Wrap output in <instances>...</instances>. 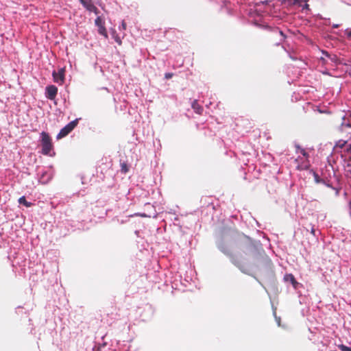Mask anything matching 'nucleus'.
<instances>
[{
  "instance_id": "1",
  "label": "nucleus",
  "mask_w": 351,
  "mask_h": 351,
  "mask_svg": "<svg viewBox=\"0 0 351 351\" xmlns=\"http://www.w3.org/2000/svg\"><path fill=\"white\" fill-rule=\"evenodd\" d=\"M243 252L245 254L251 255L258 260L257 255H259L264 261L269 265L271 264V260L265 256L263 250L261 247L260 245H257L254 243H250L245 246Z\"/></svg>"
},
{
  "instance_id": "2",
  "label": "nucleus",
  "mask_w": 351,
  "mask_h": 351,
  "mask_svg": "<svg viewBox=\"0 0 351 351\" xmlns=\"http://www.w3.org/2000/svg\"><path fill=\"white\" fill-rule=\"evenodd\" d=\"M41 136V145H42V154L44 155H49L50 152L53 149L52 140L48 133L42 132L40 133Z\"/></svg>"
},
{
  "instance_id": "3",
  "label": "nucleus",
  "mask_w": 351,
  "mask_h": 351,
  "mask_svg": "<svg viewBox=\"0 0 351 351\" xmlns=\"http://www.w3.org/2000/svg\"><path fill=\"white\" fill-rule=\"evenodd\" d=\"M77 123L78 119H75L69 123L67 125H66L63 128L60 130L56 138L58 139H60L67 136L77 126Z\"/></svg>"
},
{
  "instance_id": "4",
  "label": "nucleus",
  "mask_w": 351,
  "mask_h": 351,
  "mask_svg": "<svg viewBox=\"0 0 351 351\" xmlns=\"http://www.w3.org/2000/svg\"><path fill=\"white\" fill-rule=\"evenodd\" d=\"M65 68H60L58 71H53L52 73L55 82L62 85L64 82Z\"/></svg>"
},
{
  "instance_id": "5",
  "label": "nucleus",
  "mask_w": 351,
  "mask_h": 351,
  "mask_svg": "<svg viewBox=\"0 0 351 351\" xmlns=\"http://www.w3.org/2000/svg\"><path fill=\"white\" fill-rule=\"evenodd\" d=\"M95 25L98 27V32L99 34L104 36L105 38H108L107 30L105 27L104 21L101 16H98L95 21Z\"/></svg>"
},
{
  "instance_id": "6",
  "label": "nucleus",
  "mask_w": 351,
  "mask_h": 351,
  "mask_svg": "<svg viewBox=\"0 0 351 351\" xmlns=\"http://www.w3.org/2000/svg\"><path fill=\"white\" fill-rule=\"evenodd\" d=\"M322 53L324 56H321L320 60L322 61L324 64L327 63L326 58H328L332 62H334L336 64L339 63V60L335 54H330L326 51H322Z\"/></svg>"
},
{
  "instance_id": "7",
  "label": "nucleus",
  "mask_w": 351,
  "mask_h": 351,
  "mask_svg": "<svg viewBox=\"0 0 351 351\" xmlns=\"http://www.w3.org/2000/svg\"><path fill=\"white\" fill-rule=\"evenodd\" d=\"M83 6L89 12H93L97 14L99 10L94 5L93 0H79Z\"/></svg>"
},
{
  "instance_id": "8",
  "label": "nucleus",
  "mask_w": 351,
  "mask_h": 351,
  "mask_svg": "<svg viewBox=\"0 0 351 351\" xmlns=\"http://www.w3.org/2000/svg\"><path fill=\"white\" fill-rule=\"evenodd\" d=\"M58 93V88L54 85H50L46 88V97L50 99L53 100Z\"/></svg>"
},
{
  "instance_id": "9",
  "label": "nucleus",
  "mask_w": 351,
  "mask_h": 351,
  "mask_svg": "<svg viewBox=\"0 0 351 351\" xmlns=\"http://www.w3.org/2000/svg\"><path fill=\"white\" fill-rule=\"evenodd\" d=\"M346 128H351V113L347 114L342 117V121L339 130L342 132Z\"/></svg>"
},
{
  "instance_id": "10",
  "label": "nucleus",
  "mask_w": 351,
  "mask_h": 351,
  "mask_svg": "<svg viewBox=\"0 0 351 351\" xmlns=\"http://www.w3.org/2000/svg\"><path fill=\"white\" fill-rule=\"evenodd\" d=\"M284 280L287 282H290L295 289L297 288L298 282L296 281L294 276L292 274H285L284 276Z\"/></svg>"
},
{
  "instance_id": "11",
  "label": "nucleus",
  "mask_w": 351,
  "mask_h": 351,
  "mask_svg": "<svg viewBox=\"0 0 351 351\" xmlns=\"http://www.w3.org/2000/svg\"><path fill=\"white\" fill-rule=\"evenodd\" d=\"M192 108L194 111L198 114H202L203 112V108L200 106L196 100H194L192 103Z\"/></svg>"
},
{
  "instance_id": "12",
  "label": "nucleus",
  "mask_w": 351,
  "mask_h": 351,
  "mask_svg": "<svg viewBox=\"0 0 351 351\" xmlns=\"http://www.w3.org/2000/svg\"><path fill=\"white\" fill-rule=\"evenodd\" d=\"M120 165H121V172L122 173H127L128 171H129V166L127 164L126 162L125 161H123L120 162Z\"/></svg>"
},
{
  "instance_id": "13",
  "label": "nucleus",
  "mask_w": 351,
  "mask_h": 351,
  "mask_svg": "<svg viewBox=\"0 0 351 351\" xmlns=\"http://www.w3.org/2000/svg\"><path fill=\"white\" fill-rule=\"evenodd\" d=\"M19 203L20 204H23L24 206H25L26 207H30L32 204L31 202H29L26 200L25 197L24 196L23 197H21L19 199Z\"/></svg>"
},
{
  "instance_id": "14",
  "label": "nucleus",
  "mask_w": 351,
  "mask_h": 351,
  "mask_svg": "<svg viewBox=\"0 0 351 351\" xmlns=\"http://www.w3.org/2000/svg\"><path fill=\"white\" fill-rule=\"evenodd\" d=\"M347 143V141H344V140H339L335 145V149H337V148H343V147H345V145H346Z\"/></svg>"
},
{
  "instance_id": "15",
  "label": "nucleus",
  "mask_w": 351,
  "mask_h": 351,
  "mask_svg": "<svg viewBox=\"0 0 351 351\" xmlns=\"http://www.w3.org/2000/svg\"><path fill=\"white\" fill-rule=\"evenodd\" d=\"M338 348L341 350V351H351V347H348L343 344H340L338 346Z\"/></svg>"
},
{
  "instance_id": "16",
  "label": "nucleus",
  "mask_w": 351,
  "mask_h": 351,
  "mask_svg": "<svg viewBox=\"0 0 351 351\" xmlns=\"http://www.w3.org/2000/svg\"><path fill=\"white\" fill-rule=\"evenodd\" d=\"M286 2H287L289 5H293L298 4L299 1L298 0H285Z\"/></svg>"
},
{
  "instance_id": "17",
  "label": "nucleus",
  "mask_w": 351,
  "mask_h": 351,
  "mask_svg": "<svg viewBox=\"0 0 351 351\" xmlns=\"http://www.w3.org/2000/svg\"><path fill=\"white\" fill-rule=\"evenodd\" d=\"M314 177H315V181L317 183L324 182V181L319 178V176L317 173H314Z\"/></svg>"
},
{
  "instance_id": "18",
  "label": "nucleus",
  "mask_w": 351,
  "mask_h": 351,
  "mask_svg": "<svg viewBox=\"0 0 351 351\" xmlns=\"http://www.w3.org/2000/svg\"><path fill=\"white\" fill-rule=\"evenodd\" d=\"M300 152L305 157V158H308V153L304 149H300Z\"/></svg>"
},
{
  "instance_id": "19",
  "label": "nucleus",
  "mask_w": 351,
  "mask_h": 351,
  "mask_svg": "<svg viewBox=\"0 0 351 351\" xmlns=\"http://www.w3.org/2000/svg\"><path fill=\"white\" fill-rule=\"evenodd\" d=\"M172 77H173V73H166L165 74V77L166 79H170V78H171Z\"/></svg>"
},
{
  "instance_id": "20",
  "label": "nucleus",
  "mask_w": 351,
  "mask_h": 351,
  "mask_svg": "<svg viewBox=\"0 0 351 351\" xmlns=\"http://www.w3.org/2000/svg\"><path fill=\"white\" fill-rule=\"evenodd\" d=\"M311 233L313 235L315 236V228H314L313 227V228H311Z\"/></svg>"
},
{
  "instance_id": "21",
  "label": "nucleus",
  "mask_w": 351,
  "mask_h": 351,
  "mask_svg": "<svg viewBox=\"0 0 351 351\" xmlns=\"http://www.w3.org/2000/svg\"><path fill=\"white\" fill-rule=\"evenodd\" d=\"M115 40L119 45H121V40H120L119 38H117Z\"/></svg>"
},
{
  "instance_id": "22",
  "label": "nucleus",
  "mask_w": 351,
  "mask_h": 351,
  "mask_svg": "<svg viewBox=\"0 0 351 351\" xmlns=\"http://www.w3.org/2000/svg\"><path fill=\"white\" fill-rule=\"evenodd\" d=\"M348 38H351V31L347 32Z\"/></svg>"
},
{
  "instance_id": "23",
  "label": "nucleus",
  "mask_w": 351,
  "mask_h": 351,
  "mask_svg": "<svg viewBox=\"0 0 351 351\" xmlns=\"http://www.w3.org/2000/svg\"><path fill=\"white\" fill-rule=\"evenodd\" d=\"M122 25H123V29L126 28V25L124 22H123Z\"/></svg>"
},
{
  "instance_id": "24",
  "label": "nucleus",
  "mask_w": 351,
  "mask_h": 351,
  "mask_svg": "<svg viewBox=\"0 0 351 351\" xmlns=\"http://www.w3.org/2000/svg\"><path fill=\"white\" fill-rule=\"evenodd\" d=\"M279 34H280V36H283V33H282V32L280 31V32H279Z\"/></svg>"
},
{
  "instance_id": "25",
  "label": "nucleus",
  "mask_w": 351,
  "mask_h": 351,
  "mask_svg": "<svg viewBox=\"0 0 351 351\" xmlns=\"http://www.w3.org/2000/svg\"><path fill=\"white\" fill-rule=\"evenodd\" d=\"M338 27H339V25H333V27H335V28H337Z\"/></svg>"
}]
</instances>
